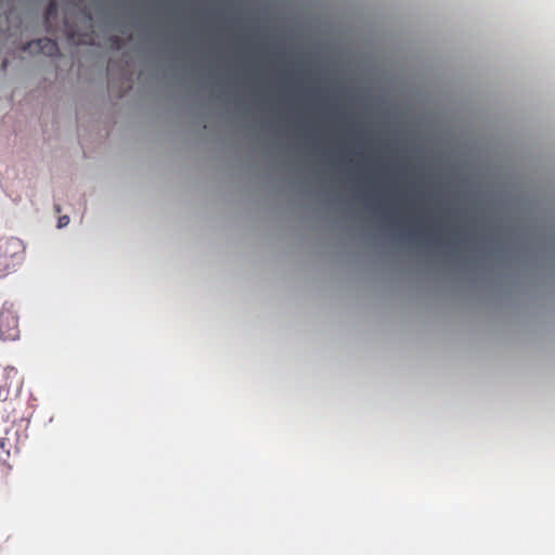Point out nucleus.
Returning <instances> with one entry per match:
<instances>
[{"instance_id": "20e7f679", "label": "nucleus", "mask_w": 555, "mask_h": 555, "mask_svg": "<svg viewBox=\"0 0 555 555\" xmlns=\"http://www.w3.org/2000/svg\"><path fill=\"white\" fill-rule=\"evenodd\" d=\"M7 440L0 439V460H3V455H9V451L5 450Z\"/></svg>"}, {"instance_id": "f257e3e1", "label": "nucleus", "mask_w": 555, "mask_h": 555, "mask_svg": "<svg viewBox=\"0 0 555 555\" xmlns=\"http://www.w3.org/2000/svg\"><path fill=\"white\" fill-rule=\"evenodd\" d=\"M25 259V245L17 237L0 238V279L16 271Z\"/></svg>"}, {"instance_id": "1a4fd4ad", "label": "nucleus", "mask_w": 555, "mask_h": 555, "mask_svg": "<svg viewBox=\"0 0 555 555\" xmlns=\"http://www.w3.org/2000/svg\"><path fill=\"white\" fill-rule=\"evenodd\" d=\"M114 40H115V42H116V43H118V42H119L118 37H114Z\"/></svg>"}, {"instance_id": "f03ea898", "label": "nucleus", "mask_w": 555, "mask_h": 555, "mask_svg": "<svg viewBox=\"0 0 555 555\" xmlns=\"http://www.w3.org/2000/svg\"><path fill=\"white\" fill-rule=\"evenodd\" d=\"M0 337L2 340H15L20 337L17 314H0Z\"/></svg>"}, {"instance_id": "7ed1b4c3", "label": "nucleus", "mask_w": 555, "mask_h": 555, "mask_svg": "<svg viewBox=\"0 0 555 555\" xmlns=\"http://www.w3.org/2000/svg\"><path fill=\"white\" fill-rule=\"evenodd\" d=\"M37 50L47 51L49 55H54L59 52V47L55 41L43 38L37 39Z\"/></svg>"}, {"instance_id": "6e6552de", "label": "nucleus", "mask_w": 555, "mask_h": 555, "mask_svg": "<svg viewBox=\"0 0 555 555\" xmlns=\"http://www.w3.org/2000/svg\"><path fill=\"white\" fill-rule=\"evenodd\" d=\"M112 68H113L112 63H109L107 69L111 72Z\"/></svg>"}, {"instance_id": "39448f33", "label": "nucleus", "mask_w": 555, "mask_h": 555, "mask_svg": "<svg viewBox=\"0 0 555 555\" xmlns=\"http://www.w3.org/2000/svg\"><path fill=\"white\" fill-rule=\"evenodd\" d=\"M69 223V217L68 216H62L59 218V228H64Z\"/></svg>"}, {"instance_id": "423d86ee", "label": "nucleus", "mask_w": 555, "mask_h": 555, "mask_svg": "<svg viewBox=\"0 0 555 555\" xmlns=\"http://www.w3.org/2000/svg\"><path fill=\"white\" fill-rule=\"evenodd\" d=\"M4 373L7 374L8 377H10L12 375V373H16L15 369L12 367V366H8L4 369Z\"/></svg>"}, {"instance_id": "0eeeda50", "label": "nucleus", "mask_w": 555, "mask_h": 555, "mask_svg": "<svg viewBox=\"0 0 555 555\" xmlns=\"http://www.w3.org/2000/svg\"><path fill=\"white\" fill-rule=\"evenodd\" d=\"M7 65H8V61L5 60V61H3L2 68L5 69Z\"/></svg>"}]
</instances>
